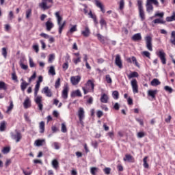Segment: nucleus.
Returning a JSON list of instances; mask_svg holds the SVG:
<instances>
[{
  "mask_svg": "<svg viewBox=\"0 0 175 175\" xmlns=\"http://www.w3.org/2000/svg\"><path fill=\"white\" fill-rule=\"evenodd\" d=\"M40 88V85L36 84L34 89V102L38 105L39 110H43V104L42 103V96H38V92H39V89Z\"/></svg>",
  "mask_w": 175,
  "mask_h": 175,
  "instance_id": "nucleus-1",
  "label": "nucleus"
},
{
  "mask_svg": "<svg viewBox=\"0 0 175 175\" xmlns=\"http://www.w3.org/2000/svg\"><path fill=\"white\" fill-rule=\"evenodd\" d=\"M159 6V2L158 0H146V8L147 13H152L154 12V5Z\"/></svg>",
  "mask_w": 175,
  "mask_h": 175,
  "instance_id": "nucleus-2",
  "label": "nucleus"
},
{
  "mask_svg": "<svg viewBox=\"0 0 175 175\" xmlns=\"http://www.w3.org/2000/svg\"><path fill=\"white\" fill-rule=\"evenodd\" d=\"M55 16L57 18V25L59 26V33L61 34L64 28H65V25H66V21H64L62 23H61L62 21V16H59V12H56Z\"/></svg>",
  "mask_w": 175,
  "mask_h": 175,
  "instance_id": "nucleus-3",
  "label": "nucleus"
},
{
  "mask_svg": "<svg viewBox=\"0 0 175 175\" xmlns=\"http://www.w3.org/2000/svg\"><path fill=\"white\" fill-rule=\"evenodd\" d=\"M156 55L160 58L161 64L163 65H166V53H165V51L163 50H160L158 52H156Z\"/></svg>",
  "mask_w": 175,
  "mask_h": 175,
  "instance_id": "nucleus-4",
  "label": "nucleus"
},
{
  "mask_svg": "<svg viewBox=\"0 0 175 175\" xmlns=\"http://www.w3.org/2000/svg\"><path fill=\"white\" fill-rule=\"evenodd\" d=\"M16 134L11 133L10 135H11V138L13 140L16 141V143H18L21 139L23 138V135H21V133L18 132V131L15 130Z\"/></svg>",
  "mask_w": 175,
  "mask_h": 175,
  "instance_id": "nucleus-5",
  "label": "nucleus"
},
{
  "mask_svg": "<svg viewBox=\"0 0 175 175\" xmlns=\"http://www.w3.org/2000/svg\"><path fill=\"white\" fill-rule=\"evenodd\" d=\"M145 42L146 44V48L149 51H152V38L150 36L145 37Z\"/></svg>",
  "mask_w": 175,
  "mask_h": 175,
  "instance_id": "nucleus-6",
  "label": "nucleus"
},
{
  "mask_svg": "<svg viewBox=\"0 0 175 175\" xmlns=\"http://www.w3.org/2000/svg\"><path fill=\"white\" fill-rule=\"evenodd\" d=\"M80 80H81V77L80 75L72 76L70 77V81L72 85H77V84L80 83Z\"/></svg>",
  "mask_w": 175,
  "mask_h": 175,
  "instance_id": "nucleus-7",
  "label": "nucleus"
},
{
  "mask_svg": "<svg viewBox=\"0 0 175 175\" xmlns=\"http://www.w3.org/2000/svg\"><path fill=\"white\" fill-rule=\"evenodd\" d=\"M69 92V86L68 84L64 85L62 92V96L63 99H68V93Z\"/></svg>",
  "mask_w": 175,
  "mask_h": 175,
  "instance_id": "nucleus-8",
  "label": "nucleus"
},
{
  "mask_svg": "<svg viewBox=\"0 0 175 175\" xmlns=\"http://www.w3.org/2000/svg\"><path fill=\"white\" fill-rule=\"evenodd\" d=\"M42 94H44L46 96H47L48 98H51V96H53V92H51V90L49 88L48 86H45L42 89Z\"/></svg>",
  "mask_w": 175,
  "mask_h": 175,
  "instance_id": "nucleus-9",
  "label": "nucleus"
},
{
  "mask_svg": "<svg viewBox=\"0 0 175 175\" xmlns=\"http://www.w3.org/2000/svg\"><path fill=\"white\" fill-rule=\"evenodd\" d=\"M131 87L133 88V94H137V92H139V88L137 86V81L136 79H133L131 81Z\"/></svg>",
  "mask_w": 175,
  "mask_h": 175,
  "instance_id": "nucleus-10",
  "label": "nucleus"
},
{
  "mask_svg": "<svg viewBox=\"0 0 175 175\" xmlns=\"http://www.w3.org/2000/svg\"><path fill=\"white\" fill-rule=\"evenodd\" d=\"M46 29V31H51L53 28H54V23L51 21V18H49V20L45 23Z\"/></svg>",
  "mask_w": 175,
  "mask_h": 175,
  "instance_id": "nucleus-11",
  "label": "nucleus"
},
{
  "mask_svg": "<svg viewBox=\"0 0 175 175\" xmlns=\"http://www.w3.org/2000/svg\"><path fill=\"white\" fill-rule=\"evenodd\" d=\"M115 64L116 66H118V68H120V69H122V61L121 60V56L120 55H116Z\"/></svg>",
  "mask_w": 175,
  "mask_h": 175,
  "instance_id": "nucleus-12",
  "label": "nucleus"
},
{
  "mask_svg": "<svg viewBox=\"0 0 175 175\" xmlns=\"http://www.w3.org/2000/svg\"><path fill=\"white\" fill-rule=\"evenodd\" d=\"M85 87H86V88H90V91H92V92H94L95 84H94V82H92L91 79H89L88 82L85 83Z\"/></svg>",
  "mask_w": 175,
  "mask_h": 175,
  "instance_id": "nucleus-13",
  "label": "nucleus"
},
{
  "mask_svg": "<svg viewBox=\"0 0 175 175\" xmlns=\"http://www.w3.org/2000/svg\"><path fill=\"white\" fill-rule=\"evenodd\" d=\"M78 117L79 120H84L85 115V111L83 107H80L78 110Z\"/></svg>",
  "mask_w": 175,
  "mask_h": 175,
  "instance_id": "nucleus-14",
  "label": "nucleus"
},
{
  "mask_svg": "<svg viewBox=\"0 0 175 175\" xmlns=\"http://www.w3.org/2000/svg\"><path fill=\"white\" fill-rule=\"evenodd\" d=\"M94 3L96 6L100 9L102 13H105L106 12V10H105V8H103V4H102V3L99 0H94Z\"/></svg>",
  "mask_w": 175,
  "mask_h": 175,
  "instance_id": "nucleus-15",
  "label": "nucleus"
},
{
  "mask_svg": "<svg viewBox=\"0 0 175 175\" xmlns=\"http://www.w3.org/2000/svg\"><path fill=\"white\" fill-rule=\"evenodd\" d=\"M131 39H132V40H133V42H139V41L142 40V33H137L134 34L132 36Z\"/></svg>",
  "mask_w": 175,
  "mask_h": 175,
  "instance_id": "nucleus-16",
  "label": "nucleus"
},
{
  "mask_svg": "<svg viewBox=\"0 0 175 175\" xmlns=\"http://www.w3.org/2000/svg\"><path fill=\"white\" fill-rule=\"evenodd\" d=\"M100 100L102 103H107L109 102V96L105 93L102 94Z\"/></svg>",
  "mask_w": 175,
  "mask_h": 175,
  "instance_id": "nucleus-17",
  "label": "nucleus"
},
{
  "mask_svg": "<svg viewBox=\"0 0 175 175\" xmlns=\"http://www.w3.org/2000/svg\"><path fill=\"white\" fill-rule=\"evenodd\" d=\"M22 83H21V91H25L29 85V83H27V81H24L23 79H21Z\"/></svg>",
  "mask_w": 175,
  "mask_h": 175,
  "instance_id": "nucleus-18",
  "label": "nucleus"
},
{
  "mask_svg": "<svg viewBox=\"0 0 175 175\" xmlns=\"http://www.w3.org/2000/svg\"><path fill=\"white\" fill-rule=\"evenodd\" d=\"M23 106L25 109H28L29 107H31V100H29V98H26L23 103Z\"/></svg>",
  "mask_w": 175,
  "mask_h": 175,
  "instance_id": "nucleus-19",
  "label": "nucleus"
},
{
  "mask_svg": "<svg viewBox=\"0 0 175 175\" xmlns=\"http://www.w3.org/2000/svg\"><path fill=\"white\" fill-rule=\"evenodd\" d=\"M158 90H148V96H151L152 99H155V95H157Z\"/></svg>",
  "mask_w": 175,
  "mask_h": 175,
  "instance_id": "nucleus-20",
  "label": "nucleus"
},
{
  "mask_svg": "<svg viewBox=\"0 0 175 175\" xmlns=\"http://www.w3.org/2000/svg\"><path fill=\"white\" fill-rule=\"evenodd\" d=\"M139 16L142 21H144V20H146V14H144V10L143 8L139 10Z\"/></svg>",
  "mask_w": 175,
  "mask_h": 175,
  "instance_id": "nucleus-21",
  "label": "nucleus"
},
{
  "mask_svg": "<svg viewBox=\"0 0 175 175\" xmlns=\"http://www.w3.org/2000/svg\"><path fill=\"white\" fill-rule=\"evenodd\" d=\"M123 161H124V162H133V157L131 154H126L125 155V158L123 159Z\"/></svg>",
  "mask_w": 175,
  "mask_h": 175,
  "instance_id": "nucleus-22",
  "label": "nucleus"
},
{
  "mask_svg": "<svg viewBox=\"0 0 175 175\" xmlns=\"http://www.w3.org/2000/svg\"><path fill=\"white\" fill-rule=\"evenodd\" d=\"M96 36L100 43L105 44V42L106 41V38H105V36H102L100 33H97Z\"/></svg>",
  "mask_w": 175,
  "mask_h": 175,
  "instance_id": "nucleus-23",
  "label": "nucleus"
},
{
  "mask_svg": "<svg viewBox=\"0 0 175 175\" xmlns=\"http://www.w3.org/2000/svg\"><path fill=\"white\" fill-rule=\"evenodd\" d=\"M75 96H82L81 92L79 90L72 92L71 98H75Z\"/></svg>",
  "mask_w": 175,
  "mask_h": 175,
  "instance_id": "nucleus-24",
  "label": "nucleus"
},
{
  "mask_svg": "<svg viewBox=\"0 0 175 175\" xmlns=\"http://www.w3.org/2000/svg\"><path fill=\"white\" fill-rule=\"evenodd\" d=\"M39 6L40 8H41V9H43V10H47V9H50V7L47 5V3H46L45 1L40 3Z\"/></svg>",
  "mask_w": 175,
  "mask_h": 175,
  "instance_id": "nucleus-25",
  "label": "nucleus"
},
{
  "mask_svg": "<svg viewBox=\"0 0 175 175\" xmlns=\"http://www.w3.org/2000/svg\"><path fill=\"white\" fill-rule=\"evenodd\" d=\"M81 33L85 36V38H88V36H90V29L88 27H86L85 30L81 31Z\"/></svg>",
  "mask_w": 175,
  "mask_h": 175,
  "instance_id": "nucleus-26",
  "label": "nucleus"
},
{
  "mask_svg": "<svg viewBox=\"0 0 175 175\" xmlns=\"http://www.w3.org/2000/svg\"><path fill=\"white\" fill-rule=\"evenodd\" d=\"M161 84V81L158 79H154L151 81V85L153 87H157V85H159Z\"/></svg>",
  "mask_w": 175,
  "mask_h": 175,
  "instance_id": "nucleus-27",
  "label": "nucleus"
},
{
  "mask_svg": "<svg viewBox=\"0 0 175 175\" xmlns=\"http://www.w3.org/2000/svg\"><path fill=\"white\" fill-rule=\"evenodd\" d=\"M52 166L53 169H58L59 166V163H58V161L57 159H53L52 161Z\"/></svg>",
  "mask_w": 175,
  "mask_h": 175,
  "instance_id": "nucleus-28",
  "label": "nucleus"
},
{
  "mask_svg": "<svg viewBox=\"0 0 175 175\" xmlns=\"http://www.w3.org/2000/svg\"><path fill=\"white\" fill-rule=\"evenodd\" d=\"M44 139H37L35 141V144L37 146V147H40L43 146V143H44Z\"/></svg>",
  "mask_w": 175,
  "mask_h": 175,
  "instance_id": "nucleus-29",
  "label": "nucleus"
},
{
  "mask_svg": "<svg viewBox=\"0 0 175 175\" xmlns=\"http://www.w3.org/2000/svg\"><path fill=\"white\" fill-rule=\"evenodd\" d=\"M40 133H44V122L42 121L39 125Z\"/></svg>",
  "mask_w": 175,
  "mask_h": 175,
  "instance_id": "nucleus-30",
  "label": "nucleus"
},
{
  "mask_svg": "<svg viewBox=\"0 0 175 175\" xmlns=\"http://www.w3.org/2000/svg\"><path fill=\"white\" fill-rule=\"evenodd\" d=\"M131 62L133 64H134V65H135V66H137V68H140V64H139V62H137V59H136L135 56L131 57Z\"/></svg>",
  "mask_w": 175,
  "mask_h": 175,
  "instance_id": "nucleus-31",
  "label": "nucleus"
},
{
  "mask_svg": "<svg viewBox=\"0 0 175 175\" xmlns=\"http://www.w3.org/2000/svg\"><path fill=\"white\" fill-rule=\"evenodd\" d=\"M13 107H14V105L13 104V100L10 101V106L8 107L6 113H9V111H12L13 110Z\"/></svg>",
  "mask_w": 175,
  "mask_h": 175,
  "instance_id": "nucleus-32",
  "label": "nucleus"
},
{
  "mask_svg": "<svg viewBox=\"0 0 175 175\" xmlns=\"http://www.w3.org/2000/svg\"><path fill=\"white\" fill-rule=\"evenodd\" d=\"M6 128V122L3 121L0 123V132H3Z\"/></svg>",
  "mask_w": 175,
  "mask_h": 175,
  "instance_id": "nucleus-33",
  "label": "nucleus"
},
{
  "mask_svg": "<svg viewBox=\"0 0 175 175\" xmlns=\"http://www.w3.org/2000/svg\"><path fill=\"white\" fill-rule=\"evenodd\" d=\"M166 21H167L168 23L172 22V21H175V12H173L172 16H167L166 18Z\"/></svg>",
  "mask_w": 175,
  "mask_h": 175,
  "instance_id": "nucleus-34",
  "label": "nucleus"
},
{
  "mask_svg": "<svg viewBox=\"0 0 175 175\" xmlns=\"http://www.w3.org/2000/svg\"><path fill=\"white\" fill-rule=\"evenodd\" d=\"M154 24H165V21L162 18H157L153 21Z\"/></svg>",
  "mask_w": 175,
  "mask_h": 175,
  "instance_id": "nucleus-35",
  "label": "nucleus"
},
{
  "mask_svg": "<svg viewBox=\"0 0 175 175\" xmlns=\"http://www.w3.org/2000/svg\"><path fill=\"white\" fill-rule=\"evenodd\" d=\"M129 79H133V77H139L137 72H133L128 75Z\"/></svg>",
  "mask_w": 175,
  "mask_h": 175,
  "instance_id": "nucleus-36",
  "label": "nucleus"
},
{
  "mask_svg": "<svg viewBox=\"0 0 175 175\" xmlns=\"http://www.w3.org/2000/svg\"><path fill=\"white\" fill-rule=\"evenodd\" d=\"M112 96L113 98V99H118V98H120V93H118V91L115 90L112 92Z\"/></svg>",
  "mask_w": 175,
  "mask_h": 175,
  "instance_id": "nucleus-37",
  "label": "nucleus"
},
{
  "mask_svg": "<svg viewBox=\"0 0 175 175\" xmlns=\"http://www.w3.org/2000/svg\"><path fill=\"white\" fill-rule=\"evenodd\" d=\"M0 90H4V91L8 90V87L6 86V83L5 82L0 81Z\"/></svg>",
  "mask_w": 175,
  "mask_h": 175,
  "instance_id": "nucleus-38",
  "label": "nucleus"
},
{
  "mask_svg": "<svg viewBox=\"0 0 175 175\" xmlns=\"http://www.w3.org/2000/svg\"><path fill=\"white\" fill-rule=\"evenodd\" d=\"M77 31V25H73L68 31V33H73V32H76Z\"/></svg>",
  "mask_w": 175,
  "mask_h": 175,
  "instance_id": "nucleus-39",
  "label": "nucleus"
},
{
  "mask_svg": "<svg viewBox=\"0 0 175 175\" xmlns=\"http://www.w3.org/2000/svg\"><path fill=\"white\" fill-rule=\"evenodd\" d=\"M49 74L52 76H55V69H54V66H51L49 70Z\"/></svg>",
  "mask_w": 175,
  "mask_h": 175,
  "instance_id": "nucleus-40",
  "label": "nucleus"
},
{
  "mask_svg": "<svg viewBox=\"0 0 175 175\" xmlns=\"http://www.w3.org/2000/svg\"><path fill=\"white\" fill-rule=\"evenodd\" d=\"M105 80L108 84H111L113 83V80L111 79L110 75H107L105 76Z\"/></svg>",
  "mask_w": 175,
  "mask_h": 175,
  "instance_id": "nucleus-41",
  "label": "nucleus"
},
{
  "mask_svg": "<svg viewBox=\"0 0 175 175\" xmlns=\"http://www.w3.org/2000/svg\"><path fill=\"white\" fill-rule=\"evenodd\" d=\"M148 157H145L143 159L144 161V167H145V169H148V163H147V159Z\"/></svg>",
  "mask_w": 175,
  "mask_h": 175,
  "instance_id": "nucleus-42",
  "label": "nucleus"
},
{
  "mask_svg": "<svg viewBox=\"0 0 175 175\" xmlns=\"http://www.w3.org/2000/svg\"><path fill=\"white\" fill-rule=\"evenodd\" d=\"M98 170V168L96 167H92L90 168V173L92 175H96V172Z\"/></svg>",
  "mask_w": 175,
  "mask_h": 175,
  "instance_id": "nucleus-43",
  "label": "nucleus"
},
{
  "mask_svg": "<svg viewBox=\"0 0 175 175\" xmlns=\"http://www.w3.org/2000/svg\"><path fill=\"white\" fill-rule=\"evenodd\" d=\"M59 85H61V78H58L55 83V88H59Z\"/></svg>",
  "mask_w": 175,
  "mask_h": 175,
  "instance_id": "nucleus-44",
  "label": "nucleus"
},
{
  "mask_svg": "<svg viewBox=\"0 0 175 175\" xmlns=\"http://www.w3.org/2000/svg\"><path fill=\"white\" fill-rule=\"evenodd\" d=\"M32 14V10L28 9L26 11V18H29Z\"/></svg>",
  "mask_w": 175,
  "mask_h": 175,
  "instance_id": "nucleus-45",
  "label": "nucleus"
},
{
  "mask_svg": "<svg viewBox=\"0 0 175 175\" xmlns=\"http://www.w3.org/2000/svg\"><path fill=\"white\" fill-rule=\"evenodd\" d=\"M138 10L143 9V1L137 0Z\"/></svg>",
  "mask_w": 175,
  "mask_h": 175,
  "instance_id": "nucleus-46",
  "label": "nucleus"
},
{
  "mask_svg": "<svg viewBox=\"0 0 175 175\" xmlns=\"http://www.w3.org/2000/svg\"><path fill=\"white\" fill-rule=\"evenodd\" d=\"M164 90L165 91H167V92H169L170 94H172L173 92V88H172L170 86H165Z\"/></svg>",
  "mask_w": 175,
  "mask_h": 175,
  "instance_id": "nucleus-47",
  "label": "nucleus"
},
{
  "mask_svg": "<svg viewBox=\"0 0 175 175\" xmlns=\"http://www.w3.org/2000/svg\"><path fill=\"white\" fill-rule=\"evenodd\" d=\"M29 64L30 68H35L36 66L35 63L33 62V60L31 57L29 58Z\"/></svg>",
  "mask_w": 175,
  "mask_h": 175,
  "instance_id": "nucleus-48",
  "label": "nucleus"
},
{
  "mask_svg": "<svg viewBox=\"0 0 175 175\" xmlns=\"http://www.w3.org/2000/svg\"><path fill=\"white\" fill-rule=\"evenodd\" d=\"M82 90L83 91V93L85 95H87L88 92H90L91 91V89L90 88H87V87H83Z\"/></svg>",
  "mask_w": 175,
  "mask_h": 175,
  "instance_id": "nucleus-49",
  "label": "nucleus"
},
{
  "mask_svg": "<svg viewBox=\"0 0 175 175\" xmlns=\"http://www.w3.org/2000/svg\"><path fill=\"white\" fill-rule=\"evenodd\" d=\"M2 152H3V154H9V152H10V147H5L2 150Z\"/></svg>",
  "mask_w": 175,
  "mask_h": 175,
  "instance_id": "nucleus-50",
  "label": "nucleus"
},
{
  "mask_svg": "<svg viewBox=\"0 0 175 175\" xmlns=\"http://www.w3.org/2000/svg\"><path fill=\"white\" fill-rule=\"evenodd\" d=\"M62 132L63 133H66L68 132V130L66 129V125H65V123L62 124Z\"/></svg>",
  "mask_w": 175,
  "mask_h": 175,
  "instance_id": "nucleus-51",
  "label": "nucleus"
},
{
  "mask_svg": "<svg viewBox=\"0 0 175 175\" xmlns=\"http://www.w3.org/2000/svg\"><path fill=\"white\" fill-rule=\"evenodd\" d=\"M68 68H69V63L66 61L62 66V68L64 70H68Z\"/></svg>",
  "mask_w": 175,
  "mask_h": 175,
  "instance_id": "nucleus-52",
  "label": "nucleus"
},
{
  "mask_svg": "<svg viewBox=\"0 0 175 175\" xmlns=\"http://www.w3.org/2000/svg\"><path fill=\"white\" fill-rule=\"evenodd\" d=\"M20 66L21 69H23V70H27V69H28V65H25L21 62H20Z\"/></svg>",
  "mask_w": 175,
  "mask_h": 175,
  "instance_id": "nucleus-53",
  "label": "nucleus"
},
{
  "mask_svg": "<svg viewBox=\"0 0 175 175\" xmlns=\"http://www.w3.org/2000/svg\"><path fill=\"white\" fill-rule=\"evenodd\" d=\"M137 136L139 139H142V137H144V136H146V133L144 132H139L137 134Z\"/></svg>",
  "mask_w": 175,
  "mask_h": 175,
  "instance_id": "nucleus-54",
  "label": "nucleus"
},
{
  "mask_svg": "<svg viewBox=\"0 0 175 175\" xmlns=\"http://www.w3.org/2000/svg\"><path fill=\"white\" fill-rule=\"evenodd\" d=\"M142 55H144L145 57H147V58H151L150 55H151V53L150 52L145 51L142 52Z\"/></svg>",
  "mask_w": 175,
  "mask_h": 175,
  "instance_id": "nucleus-55",
  "label": "nucleus"
},
{
  "mask_svg": "<svg viewBox=\"0 0 175 175\" xmlns=\"http://www.w3.org/2000/svg\"><path fill=\"white\" fill-rule=\"evenodd\" d=\"M2 55H3L4 58H6V57H8V51H6V48L2 49Z\"/></svg>",
  "mask_w": 175,
  "mask_h": 175,
  "instance_id": "nucleus-56",
  "label": "nucleus"
},
{
  "mask_svg": "<svg viewBox=\"0 0 175 175\" xmlns=\"http://www.w3.org/2000/svg\"><path fill=\"white\" fill-rule=\"evenodd\" d=\"M73 62L75 65H77L79 62H81V57H78L77 59H74Z\"/></svg>",
  "mask_w": 175,
  "mask_h": 175,
  "instance_id": "nucleus-57",
  "label": "nucleus"
},
{
  "mask_svg": "<svg viewBox=\"0 0 175 175\" xmlns=\"http://www.w3.org/2000/svg\"><path fill=\"white\" fill-rule=\"evenodd\" d=\"M163 16H165V13L163 12H161V13L157 12L154 14V17H160V18H163Z\"/></svg>",
  "mask_w": 175,
  "mask_h": 175,
  "instance_id": "nucleus-58",
  "label": "nucleus"
},
{
  "mask_svg": "<svg viewBox=\"0 0 175 175\" xmlns=\"http://www.w3.org/2000/svg\"><path fill=\"white\" fill-rule=\"evenodd\" d=\"M124 5H125V3L124 2V0H120V7H119L120 10H122V9H124Z\"/></svg>",
  "mask_w": 175,
  "mask_h": 175,
  "instance_id": "nucleus-59",
  "label": "nucleus"
},
{
  "mask_svg": "<svg viewBox=\"0 0 175 175\" xmlns=\"http://www.w3.org/2000/svg\"><path fill=\"white\" fill-rule=\"evenodd\" d=\"M43 81V77L42 76H39L38 77V80L36 82V84L40 85V83Z\"/></svg>",
  "mask_w": 175,
  "mask_h": 175,
  "instance_id": "nucleus-60",
  "label": "nucleus"
},
{
  "mask_svg": "<svg viewBox=\"0 0 175 175\" xmlns=\"http://www.w3.org/2000/svg\"><path fill=\"white\" fill-rule=\"evenodd\" d=\"M40 36L44 38V39H49V38H50V36H49V34H46L45 33H41Z\"/></svg>",
  "mask_w": 175,
  "mask_h": 175,
  "instance_id": "nucleus-61",
  "label": "nucleus"
},
{
  "mask_svg": "<svg viewBox=\"0 0 175 175\" xmlns=\"http://www.w3.org/2000/svg\"><path fill=\"white\" fill-rule=\"evenodd\" d=\"M111 171V169H110L109 167H106L104 169V172L105 173V174H110Z\"/></svg>",
  "mask_w": 175,
  "mask_h": 175,
  "instance_id": "nucleus-62",
  "label": "nucleus"
},
{
  "mask_svg": "<svg viewBox=\"0 0 175 175\" xmlns=\"http://www.w3.org/2000/svg\"><path fill=\"white\" fill-rule=\"evenodd\" d=\"M53 146L55 147V150H59V144H58V142H54Z\"/></svg>",
  "mask_w": 175,
  "mask_h": 175,
  "instance_id": "nucleus-63",
  "label": "nucleus"
},
{
  "mask_svg": "<svg viewBox=\"0 0 175 175\" xmlns=\"http://www.w3.org/2000/svg\"><path fill=\"white\" fill-rule=\"evenodd\" d=\"M100 24L101 27H103V25H106V21H105V19L103 18H101L100 21Z\"/></svg>",
  "mask_w": 175,
  "mask_h": 175,
  "instance_id": "nucleus-64",
  "label": "nucleus"
}]
</instances>
